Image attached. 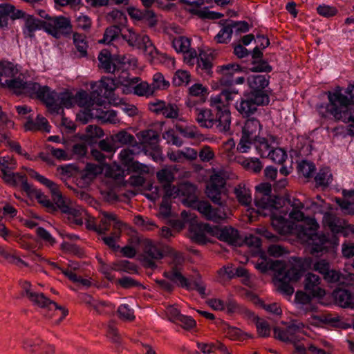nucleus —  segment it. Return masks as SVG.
<instances>
[{"instance_id": "nucleus-4", "label": "nucleus", "mask_w": 354, "mask_h": 354, "mask_svg": "<svg viewBox=\"0 0 354 354\" xmlns=\"http://www.w3.org/2000/svg\"><path fill=\"white\" fill-rule=\"evenodd\" d=\"M19 69L9 62H3L0 66V85L8 87L17 95H24L30 97H38L36 91L40 84L33 81H24L22 75H19Z\"/></svg>"}, {"instance_id": "nucleus-59", "label": "nucleus", "mask_w": 354, "mask_h": 354, "mask_svg": "<svg viewBox=\"0 0 354 354\" xmlns=\"http://www.w3.org/2000/svg\"><path fill=\"white\" fill-rule=\"evenodd\" d=\"M256 327L259 336L262 337H267L270 336V326L265 319L257 317Z\"/></svg>"}, {"instance_id": "nucleus-26", "label": "nucleus", "mask_w": 354, "mask_h": 354, "mask_svg": "<svg viewBox=\"0 0 354 354\" xmlns=\"http://www.w3.org/2000/svg\"><path fill=\"white\" fill-rule=\"evenodd\" d=\"M322 277L327 283H337L338 286H347L354 281V274L348 272L343 274L332 267Z\"/></svg>"}, {"instance_id": "nucleus-41", "label": "nucleus", "mask_w": 354, "mask_h": 354, "mask_svg": "<svg viewBox=\"0 0 354 354\" xmlns=\"http://www.w3.org/2000/svg\"><path fill=\"white\" fill-rule=\"evenodd\" d=\"M234 194L238 201L243 205L248 206L252 202L250 190L244 185H239L234 189Z\"/></svg>"}, {"instance_id": "nucleus-32", "label": "nucleus", "mask_w": 354, "mask_h": 354, "mask_svg": "<svg viewBox=\"0 0 354 354\" xmlns=\"http://www.w3.org/2000/svg\"><path fill=\"white\" fill-rule=\"evenodd\" d=\"M241 70L239 64L231 63L218 67V72L221 74L220 83L223 86H232L234 84L233 75Z\"/></svg>"}, {"instance_id": "nucleus-53", "label": "nucleus", "mask_w": 354, "mask_h": 354, "mask_svg": "<svg viewBox=\"0 0 354 354\" xmlns=\"http://www.w3.org/2000/svg\"><path fill=\"white\" fill-rule=\"evenodd\" d=\"M169 82L165 80L164 76L160 73H156L153 76V82L151 84L153 91L166 89L169 87Z\"/></svg>"}, {"instance_id": "nucleus-29", "label": "nucleus", "mask_w": 354, "mask_h": 354, "mask_svg": "<svg viewBox=\"0 0 354 354\" xmlns=\"http://www.w3.org/2000/svg\"><path fill=\"white\" fill-rule=\"evenodd\" d=\"M52 194V199L54 205L57 207V212L59 209L62 213L77 216L79 212L71 207L66 200L62 196L58 189L57 185H55V189H50Z\"/></svg>"}, {"instance_id": "nucleus-37", "label": "nucleus", "mask_w": 354, "mask_h": 354, "mask_svg": "<svg viewBox=\"0 0 354 354\" xmlns=\"http://www.w3.org/2000/svg\"><path fill=\"white\" fill-rule=\"evenodd\" d=\"M24 21V26L28 32V35L30 37L34 36V32L37 30H44V21L39 20L32 15H28Z\"/></svg>"}, {"instance_id": "nucleus-11", "label": "nucleus", "mask_w": 354, "mask_h": 354, "mask_svg": "<svg viewBox=\"0 0 354 354\" xmlns=\"http://www.w3.org/2000/svg\"><path fill=\"white\" fill-rule=\"evenodd\" d=\"M269 96L263 95H256L253 93H245L241 98L239 104H236L238 111L244 117H250L257 111L259 106H263L269 103Z\"/></svg>"}, {"instance_id": "nucleus-64", "label": "nucleus", "mask_w": 354, "mask_h": 354, "mask_svg": "<svg viewBox=\"0 0 354 354\" xmlns=\"http://www.w3.org/2000/svg\"><path fill=\"white\" fill-rule=\"evenodd\" d=\"M227 21L232 28V30L233 31V29H234L237 34L246 32L249 30V25L248 22L245 21H234L232 20H227Z\"/></svg>"}, {"instance_id": "nucleus-25", "label": "nucleus", "mask_w": 354, "mask_h": 354, "mask_svg": "<svg viewBox=\"0 0 354 354\" xmlns=\"http://www.w3.org/2000/svg\"><path fill=\"white\" fill-rule=\"evenodd\" d=\"M266 75H250L248 78V83L251 89L250 93H253L256 95H263L265 96H268L266 93L265 88L269 84V80Z\"/></svg>"}, {"instance_id": "nucleus-50", "label": "nucleus", "mask_w": 354, "mask_h": 354, "mask_svg": "<svg viewBox=\"0 0 354 354\" xmlns=\"http://www.w3.org/2000/svg\"><path fill=\"white\" fill-rule=\"evenodd\" d=\"M73 42L77 51L80 53V56L86 57L87 55L88 44L85 41V36L77 32L74 33Z\"/></svg>"}, {"instance_id": "nucleus-27", "label": "nucleus", "mask_w": 354, "mask_h": 354, "mask_svg": "<svg viewBox=\"0 0 354 354\" xmlns=\"http://www.w3.org/2000/svg\"><path fill=\"white\" fill-rule=\"evenodd\" d=\"M138 82V78L129 79L123 76H120L118 78H107V82L102 80L100 85V91H102V88L105 89L106 91L109 92V94L114 91L120 85L128 86L129 85H134ZM129 88L127 87V90Z\"/></svg>"}, {"instance_id": "nucleus-61", "label": "nucleus", "mask_w": 354, "mask_h": 354, "mask_svg": "<svg viewBox=\"0 0 354 354\" xmlns=\"http://www.w3.org/2000/svg\"><path fill=\"white\" fill-rule=\"evenodd\" d=\"M197 67L209 75L212 73V64L205 54H200V57L197 59Z\"/></svg>"}, {"instance_id": "nucleus-13", "label": "nucleus", "mask_w": 354, "mask_h": 354, "mask_svg": "<svg viewBox=\"0 0 354 354\" xmlns=\"http://www.w3.org/2000/svg\"><path fill=\"white\" fill-rule=\"evenodd\" d=\"M304 325L297 321L289 323L286 328L274 327V337L283 342L295 343L299 337L297 333L303 330Z\"/></svg>"}, {"instance_id": "nucleus-58", "label": "nucleus", "mask_w": 354, "mask_h": 354, "mask_svg": "<svg viewBox=\"0 0 354 354\" xmlns=\"http://www.w3.org/2000/svg\"><path fill=\"white\" fill-rule=\"evenodd\" d=\"M221 189L220 188L214 187L207 185L206 189V194L208 198L215 204L223 205L221 201Z\"/></svg>"}, {"instance_id": "nucleus-63", "label": "nucleus", "mask_w": 354, "mask_h": 354, "mask_svg": "<svg viewBox=\"0 0 354 354\" xmlns=\"http://www.w3.org/2000/svg\"><path fill=\"white\" fill-rule=\"evenodd\" d=\"M335 202L345 214L354 215V203L346 199L335 198Z\"/></svg>"}, {"instance_id": "nucleus-3", "label": "nucleus", "mask_w": 354, "mask_h": 354, "mask_svg": "<svg viewBox=\"0 0 354 354\" xmlns=\"http://www.w3.org/2000/svg\"><path fill=\"white\" fill-rule=\"evenodd\" d=\"M346 93L349 95L350 99L344 95L340 91L333 93L328 91L329 104L325 108L326 113L322 110L323 106L320 107L319 113L324 117H327L330 114L337 120H342L345 123H354V84L347 88Z\"/></svg>"}, {"instance_id": "nucleus-34", "label": "nucleus", "mask_w": 354, "mask_h": 354, "mask_svg": "<svg viewBox=\"0 0 354 354\" xmlns=\"http://www.w3.org/2000/svg\"><path fill=\"white\" fill-rule=\"evenodd\" d=\"M196 120L201 127L212 128L214 127V118L212 111L207 109H196Z\"/></svg>"}, {"instance_id": "nucleus-2", "label": "nucleus", "mask_w": 354, "mask_h": 354, "mask_svg": "<svg viewBox=\"0 0 354 354\" xmlns=\"http://www.w3.org/2000/svg\"><path fill=\"white\" fill-rule=\"evenodd\" d=\"M255 268L262 273L273 271L274 283L277 291L288 297L294 293L292 283L298 281L302 275L301 269L288 265L281 260L263 259L261 262L256 263Z\"/></svg>"}, {"instance_id": "nucleus-39", "label": "nucleus", "mask_w": 354, "mask_h": 354, "mask_svg": "<svg viewBox=\"0 0 354 354\" xmlns=\"http://www.w3.org/2000/svg\"><path fill=\"white\" fill-rule=\"evenodd\" d=\"M140 151V147L138 144L130 145L129 147L122 149L120 153V158L122 164L127 166L133 160V156L139 153Z\"/></svg>"}, {"instance_id": "nucleus-54", "label": "nucleus", "mask_w": 354, "mask_h": 354, "mask_svg": "<svg viewBox=\"0 0 354 354\" xmlns=\"http://www.w3.org/2000/svg\"><path fill=\"white\" fill-rule=\"evenodd\" d=\"M134 93L139 96H145L149 97L153 95L154 91L151 86V84H149L146 82H142L133 87Z\"/></svg>"}, {"instance_id": "nucleus-36", "label": "nucleus", "mask_w": 354, "mask_h": 354, "mask_svg": "<svg viewBox=\"0 0 354 354\" xmlns=\"http://www.w3.org/2000/svg\"><path fill=\"white\" fill-rule=\"evenodd\" d=\"M24 127L28 131L43 130L47 132L50 131L47 120L40 115H37L35 122L29 117Z\"/></svg>"}, {"instance_id": "nucleus-19", "label": "nucleus", "mask_w": 354, "mask_h": 354, "mask_svg": "<svg viewBox=\"0 0 354 354\" xmlns=\"http://www.w3.org/2000/svg\"><path fill=\"white\" fill-rule=\"evenodd\" d=\"M342 286L336 288L333 292L335 303L342 308H353L354 307V294L351 290L346 288L348 285Z\"/></svg>"}, {"instance_id": "nucleus-9", "label": "nucleus", "mask_w": 354, "mask_h": 354, "mask_svg": "<svg viewBox=\"0 0 354 354\" xmlns=\"http://www.w3.org/2000/svg\"><path fill=\"white\" fill-rule=\"evenodd\" d=\"M19 284L22 288V296H26L30 301L41 308L48 307L53 305L55 309L62 311V316L60 320L63 319L68 315V310L59 306L55 301H53L46 297L43 293H37L31 290V283L28 281H20Z\"/></svg>"}, {"instance_id": "nucleus-17", "label": "nucleus", "mask_w": 354, "mask_h": 354, "mask_svg": "<svg viewBox=\"0 0 354 354\" xmlns=\"http://www.w3.org/2000/svg\"><path fill=\"white\" fill-rule=\"evenodd\" d=\"M21 181V189L28 194H35L39 203L41 204L49 213L54 214L57 212V207L51 202L42 192L35 189L32 185L29 184L25 176L19 175Z\"/></svg>"}, {"instance_id": "nucleus-30", "label": "nucleus", "mask_w": 354, "mask_h": 354, "mask_svg": "<svg viewBox=\"0 0 354 354\" xmlns=\"http://www.w3.org/2000/svg\"><path fill=\"white\" fill-rule=\"evenodd\" d=\"M52 194V199L54 205L57 207V212L59 209L62 213L77 216L79 212L71 207L66 200L62 196L58 189L57 185H55V189H50Z\"/></svg>"}, {"instance_id": "nucleus-22", "label": "nucleus", "mask_w": 354, "mask_h": 354, "mask_svg": "<svg viewBox=\"0 0 354 354\" xmlns=\"http://www.w3.org/2000/svg\"><path fill=\"white\" fill-rule=\"evenodd\" d=\"M111 222H113V228L115 230H120L122 225L115 214L103 212H102L100 223L93 225V230L100 234H105L109 230Z\"/></svg>"}, {"instance_id": "nucleus-48", "label": "nucleus", "mask_w": 354, "mask_h": 354, "mask_svg": "<svg viewBox=\"0 0 354 354\" xmlns=\"http://www.w3.org/2000/svg\"><path fill=\"white\" fill-rule=\"evenodd\" d=\"M254 147L258 153L262 158H267L270 155L269 152L272 150V147L268 144V140L264 138H259L257 140L253 141Z\"/></svg>"}, {"instance_id": "nucleus-7", "label": "nucleus", "mask_w": 354, "mask_h": 354, "mask_svg": "<svg viewBox=\"0 0 354 354\" xmlns=\"http://www.w3.org/2000/svg\"><path fill=\"white\" fill-rule=\"evenodd\" d=\"M261 129L260 122L255 118L246 120L242 128V136L237 146V150L245 153L250 148L253 141L257 140Z\"/></svg>"}, {"instance_id": "nucleus-14", "label": "nucleus", "mask_w": 354, "mask_h": 354, "mask_svg": "<svg viewBox=\"0 0 354 354\" xmlns=\"http://www.w3.org/2000/svg\"><path fill=\"white\" fill-rule=\"evenodd\" d=\"M75 104L79 106L84 107L88 111L97 109V106L102 104V91L94 90L90 93L85 91H81L76 93L75 96Z\"/></svg>"}, {"instance_id": "nucleus-42", "label": "nucleus", "mask_w": 354, "mask_h": 354, "mask_svg": "<svg viewBox=\"0 0 354 354\" xmlns=\"http://www.w3.org/2000/svg\"><path fill=\"white\" fill-rule=\"evenodd\" d=\"M239 162L248 171H252L255 174L259 173L263 165L261 162L257 158H243L239 160Z\"/></svg>"}, {"instance_id": "nucleus-6", "label": "nucleus", "mask_w": 354, "mask_h": 354, "mask_svg": "<svg viewBox=\"0 0 354 354\" xmlns=\"http://www.w3.org/2000/svg\"><path fill=\"white\" fill-rule=\"evenodd\" d=\"M164 276L178 286L188 290H196L203 298L207 295L206 288L200 274L192 276L188 279L181 274L177 268L174 267L171 270L165 272Z\"/></svg>"}, {"instance_id": "nucleus-57", "label": "nucleus", "mask_w": 354, "mask_h": 354, "mask_svg": "<svg viewBox=\"0 0 354 354\" xmlns=\"http://www.w3.org/2000/svg\"><path fill=\"white\" fill-rule=\"evenodd\" d=\"M268 158L277 164H283L287 158L286 152L281 148L272 149Z\"/></svg>"}, {"instance_id": "nucleus-40", "label": "nucleus", "mask_w": 354, "mask_h": 354, "mask_svg": "<svg viewBox=\"0 0 354 354\" xmlns=\"http://www.w3.org/2000/svg\"><path fill=\"white\" fill-rule=\"evenodd\" d=\"M175 128L183 137L189 139L198 138L201 134L196 126L194 125H183L177 123Z\"/></svg>"}, {"instance_id": "nucleus-35", "label": "nucleus", "mask_w": 354, "mask_h": 354, "mask_svg": "<svg viewBox=\"0 0 354 354\" xmlns=\"http://www.w3.org/2000/svg\"><path fill=\"white\" fill-rule=\"evenodd\" d=\"M333 175L329 167H325L321 168L315 176L316 187H321L325 189L332 183Z\"/></svg>"}, {"instance_id": "nucleus-33", "label": "nucleus", "mask_w": 354, "mask_h": 354, "mask_svg": "<svg viewBox=\"0 0 354 354\" xmlns=\"http://www.w3.org/2000/svg\"><path fill=\"white\" fill-rule=\"evenodd\" d=\"M131 46L136 47L144 51L145 54L153 57L158 54L157 50L147 35H136V40L132 43Z\"/></svg>"}, {"instance_id": "nucleus-46", "label": "nucleus", "mask_w": 354, "mask_h": 354, "mask_svg": "<svg viewBox=\"0 0 354 354\" xmlns=\"http://www.w3.org/2000/svg\"><path fill=\"white\" fill-rule=\"evenodd\" d=\"M313 324L319 326L320 324H330L336 326L340 321L339 317H333L330 314H321L312 317Z\"/></svg>"}, {"instance_id": "nucleus-1", "label": "nucleus", "mask_w": 354, "mask_h": 354, "mask_svg": "<svg viewBox=\"0 0 354 354\" xmlns=\"http://www.w3.org/2000/svg\"><path fill=\"white\" fill-rule=\"evenodd\" d=\"M306 224L300 225L299 229L303 237H306V242L310 247V253L319 255L328 252H334L339 245L337 234L344 233V228L341 225L339 219L330 212H326L323 216V223L332 232L327 236L319 234L317 230L319 225L315 218H309Z\"/></svg>"}, {"instance_id": "nucleus-55", "label": "nucleus", "mask_w": 354, "mask_h": 354, "mask_svg": "<svg viewBox=\"0 0 354 354\" xmlns=\"http://www.w3.org/2000/svg\"><path fill=\"white\" fill-rule=\"evenodd\" d=\"M251 67L249 69L252 72H266L269 73L272 71V68L270 65L268 64V62L261 59H259L256 61H252Z\"/></svg>"}, {"instance_id": "nucleus-20", "label": "nucleus", "mask_w": 354, "mask_h": 354, "mask_svg": "<svg viewBox=\"0 0 354 354\" xmlns=\"http://www.w3.org/2000/svg\"><path fill=\"white\" fill-rule=\"evenodd\" d=\"M179 192L180 196L183 197L181 199L183 203L194 209L197 207L198 203L201 202L197 198L196 186L190 183L180 184Z\"/></svg>"}, {"instance_id": "nucleus-47", "label": "nucleus", "mask_w": 354, "mask_h": 354, "mask_svg": "<svg viewBox=\"0 0 354 354\" xmlns=\"http://www.w3.org/2000/svg\"><path fill=\"white\" fill-rule=\"evenodd\" d=\"M156 177L162 187L171 185L175 179L173 171L167 168H164L158 171L156 173Z\"/></svg>"}, {"instance_id": "nucleus-15", "label": "nucleus", "mask_w": 354, "mask_h": 354, "mask_svg": "<svg viewBox=\"0 0 354 354\" xmlns=\"http://www.w3.org/2000/svg\"><path fill=\"white\" fill-rule=\"evenodd\" d=\"M194 209L198 210L206 219L215 223H219L227 217L225 209L223 205L214 208L206 201L198 203L197 207Z\"/></svg>"}, {"instance_id": "nucleus-12", "label": "nucleus", "mask_w": 354, "mask_h": 354, "mask_svg": "<svg viewBox=\"0 0 354 354\" xmlns=\"http://www.w3.org/2000/svg\"><path fill=\"white\" fill-rule=\"evenodd\" d=\"M44 30L58 39L72 31V26L68 18L63 16H53L48 21H44Z\"/></svg>"}, {"instance_id": "nucleus-56", "label": "nucleus", "mask_w": 354, "mask_h": 354, "mask_svg": "<svg viewBox=\"0 0 354 354\" xmlns=\"http://www.w3.org/2000/svg\"><path fill=\"white\" fill-rule=\"evenodd\" d=\"M301 209H292L291 212H290L289 214V216L291 219H293V220H295V221H302L301 223H299L298 225H297V228L298 230V234H299V236L303 239L304 241H305L306 242V237L304 238L301 236V232H300V229H299V225H303V224H306L305 222L309 219L310 218H305L304 216V213L301 212Z\"/></svg>"}, {"instance_id": "nucleus-44", "label": "nucleus", "mask_w": 354, "mask_h": 354, "mask_svg": "<svg viewBox=\"0 0 354 354\" xmlns=\"http://www.w3.org/2000/svg\"><path fill=\"white\" fill-rule=\"evenodd\" d=\"M122 28L118 25H113L106 28L103 39L100 40L102 44H110L111 41L121 35Z\"/></svg>"}, {"instance_id": "nucleus-51", "label": "nucleus", "mask_w": 354, "mask_h": 354, "mask_svg": "<svg viewBox=\"0 0 354 354\" xmlns=\"http://www.w3.org/2000/svg\"><path fill=\"white\" fill-rule=\"evenodd\" d=\"M172 46L178 53H187L190 46V40L185 37L180 36L172 41Z\"/></svg>"}, {"instance_id": "nucleus-60", "label": "nucleus", "mask_w": 354, "mask_h": 354, "mask_svg": "<svg viewBox=\"0 0 354 354\" xmlns=\"http://www.w3.org/2000/svg\"><path fill=\"white\" fill-rule=\"evenodd\" d=\"M190 81V75L186 71L178 70L176 72L173 77V84L176 86H180L183 84H187Z\"/></svg>"}, {"instance_id": "nucleus-52", "label": "nucleus", "mask_w": 354, "mask_h": 354, "mask_svg": "<svg viewBox=\"0 0 354 354\" xmlns=\"http://www.w3.org/2000/svg\"><path fill=\"white\" fill-rule=\"evenodd\" d=\"M298 172L306 178L312 176L315 170V165L313 162L308 160H302L297 165Z\"/></svg>"}, {"instance_id": "nucleus-28", "label": "nucleus", "mask_w": 354, "mask_h": 354, "mask_svg": "<svg viewBox=\"0 0 354 354\" xmlns=\"http://www.w3.org/2000/svg\"><path fill=\"white\" fill-rule=\"evenodd\" d=\"M52 194V199L54 205L57 207V212L59 209L62 213L77 216L79 212L71 207L66 200L62 196L58 189L57 185H55V189H50Z\"/></svg>"}, {"instance_id": "nucleus-5", "label": "nucleus", "mask_w": 354, "mask_h": 354, "mask_svg": "<svg viewBox=\"0 0 354 354\" xmlns=\"http://www.w3.org/2000/svg\"><path fill=\"white\" fill-rule=\"evenodd\" d=\"M38 97H32V99L41 100L50 112L56 114L64 113L63 106L71 108L75 103V97L68 92L57 93L46 85H41L40 88L36 91Z\"/></svg>"}, {"instance_id": "nucleus-24", "label": "nucleus", "mask_w": 354, "mask_h": 354, "mask_svg": "<svg viewBox=\"0 0 354 354\" xmlns=\"http://www.w3.org/2000/svg\"><path fill=\"white\" fill-rule=\"evenodd\" d=\"M137 136L140 140V144H138V145L140 148H142L145 153H147L148 149L156 147L159 145V134L155 130L147 129L141 131L137 134Z\"/></svg>"}, {"instance_id": "nucleus-21", "label": "nucleus", "mask_w": 354, "mask_h": 354, "mask_svg": "<svg viewBox=\"0 0 354 354\" xmlns=\"http://www.w3.org/2000/svg\"><path fill=\"white\" fill-rule=\"evenodd\" d=\"M98 60L101 68L106 73H113L115 71L116 66L113 62V61H118L120 64H125L126 62L124 56H111L110 51L107 49H103L100 51L98 55Z\"/></svg>"}, {"instance_id": "nucleus-62", "label": "nucleus", "mask_w": 354, "mask_h": 354, "mask_svg": "<svg viewBox=\"0 0 354 354\" xmlns=\"http://www.w3.org/2000/svg\"><path fill=\"white\" fill-rule=\"evenodd\" d=\"M119 317L125 321H132L135 319L133 311L127 304L120 305L118 308Z\"/></svg>"}, {"instance_id": "nucleus-16", "label": "nucleus", "mask_w": 354, "mask_h": 354, "mask_svg": "<svg viewBox=\"0 0 354 354\" xmlns=\"http://www.w3.org/2000/svg\"><path fill=\"white\" fill-rule=\"evenodd\" d=\"M292 267L301 269V277L304 275L305 270L307 268L312 269L313 270L319 272L323 276L327 272H328L329 269L331 268V264L326 259H321L313 260L309 257L305 258L303 260L299 259L295 265L292 266Z\"/></svg>"}, {"instance_id": "nucleus-45", "label": "nucleus", "mask_w": 354, "mask_h": 354, "mask_svg": "<svg viewBox=\"0 0 354 354\" xmlns=\"http://www.w3.org/2000/svg\"><path fill=\"white\" fill-rule=\"evenodd\" d=\"M102 172V168L95 164L87 163L82 173V178L85 180L93 179L97 174Z\"/></svg>"}, {"instance_id": "nucleus-10", "label": "nucleus", "mask_w": 354, "mask_h": 354, "mask_svg": "<svg viewBox=\"0 0 354 354\" xmlns=\"http://www.w3.org/2000/svg\"><path fill=\"white\" fill-rule=\"evenodd\" d=\"M272 186L269 183H262L256 187L255 205L261 209L274 208L281 206L280 198L271 194Z\"/></svg>"}, {"instance_id": "nucleus-23", "label": "nucleus", "mask_w": 354, "mask_h": 354, "mask_svg": "<svg viewBox=\"0 0 354 354\" xmlns=\"http://www.w3.org/2000/svg\"><path fill=\"white\" fill-rule=\"evenodd\" d=\"M320 277L313 273L308 272L305 275L304 289L313 297L322 298L325 295V290L320 286Z\"/></svg>"}, {"instance_id": "nucleus-49", "label": "nucleus", "mask_w": 354, "mask_h": 354, "mask_svg": "<svg viewBox=\"0 0 354 354\" xmlns=\"http://www.w3.org/2000/svg\"><path fill=\"white\" fill-rule=\"evenodd\" d=\"M107 20L118 25L120 27H124L127 21L126 15L118 10H113L107 15Z\"/></svg>"}, {"instance_id": "nucleus-8", "label": "nucleus", "mask_w": 354, "mask_h": 354, "mask_svg": "<svg viewBox=\"0 0 354 354\" xmlns=\"http://www.w3.org/2000/svg\"><path fill=\"white\" fill-rule=\"evenodd\" d=\"M205 230L220 241L233 246L243 245V239L239 231L231 226H212L209 224L204 225Z\"/></svg>"}, {"instance_id": "nucleus-31", "label": "nucleus", "mask_w": 354, "mask_h": 354, "mask_svg": "<svg viewBox=\"0 0 354 354\" xmlns=\"http://www.w3.org/2000/svg\"><path fill=\"white\" fill-rule=\"evenodd\" d=\"M230 112L228 108L223 105V108L218 106L216 118H214V126L221 132H226L230 130L231 122Z\"/></svg>"}, {"instance_id": "nucleus-43", "label": "nucleus", "mask_w": 354, "mask_h": 354, "mask_svg": "<svg viewBox=\"0 0 354 354\" xmlns=\"http://www.w3.org/2000/svg\"><path fill=\"white\" fill-rule=\"evenodd\" d=\"M111 138L115 143L118 142L122 145H129L130 146L138 144L134 136L126 131H120L118 133L113 135Z\"/></svg>"}, {"instance_id": "nucleus-38", "label": "nucleus", "mask_w": 354, "mask_h": 354, "mask_svg": "<svg viewBox=\"0 0 354 354\" xmlns=\"http://www.w3.org/2000/svg\"><path fill=\"white\" fill-rule=\"evenodd\" d=\"M219 24L223 27L218 33L214 37V39L219 44H227L232 37V28L227 19L221 20L219 21Z\"/></svg>"}, {"instance_id": "nucleus-18", "label": "nucleus", "mask_w": 354, "mask_h": 354, "mask_svg": "<svg viewBox=\"0 0 354 354\" xmlns=\"http://www.w3.org/2000/svg\"><path fill=\"white\" fill-rule=\"evenodd\" d=\"M163 257L164 250L160 245L149 241H146L144 248V259L149 268H155L156 266L154 260L161 259Z\"/></svg>"}]
</instances>
